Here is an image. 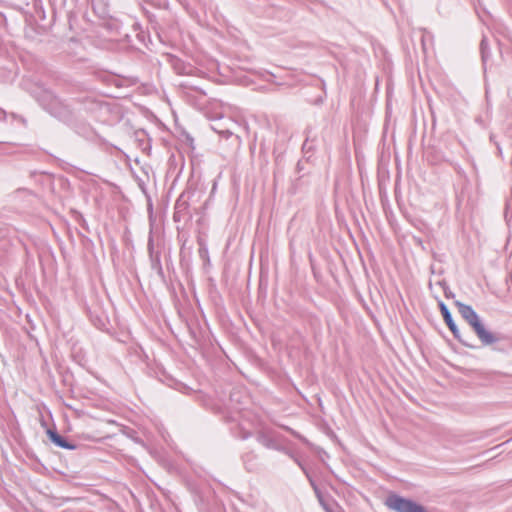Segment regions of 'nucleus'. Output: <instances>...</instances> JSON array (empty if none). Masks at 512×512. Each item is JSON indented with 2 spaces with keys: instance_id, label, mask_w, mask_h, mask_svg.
<instances>
[{
  "instance_id": "22",
  "label": "nucleus",
  "mask_w": 512,
  "mask_h": 512,
  "mask_svg": "<svg viewBox=\"0 0 512 512\" xmlns=\"http://www.w3.org/2000/svg\"><path fill=\"white\" fill-rule=\"evenodd\" d=\"M175 69L178 71V73H179V74H183V73H184V71L179 70V69H178V67H177L176 65H175Z\"/></svg>"
},
{
  "instance_id": "1",
  "label": "nucleus",
  "mask_w": 512,
  "mask_h": 512,
  "mask_svg": "<svg viewBox=\"0 0 512 512\" xmlns=\"http://www.w3.org/2000/svg\"><path fill=\"white\" fill-rule=\"evenodd\" d=\"M30 93L41 108L58 121L71 124L76 120L74 109L53 91L41 85H35Z\"/></svg>"
},
{
  "instance_id": "20",
  "label": "nucleus",
  "mask_w": 512,
  "mask_h": 512,
  "mask_svg": "<svg viewBox=\"0 0 512 512\" xmlns=\"http://www.w3.org/2000/svg\"><path fill=\"white\" fill-rule=\"evenodd\" d=\"M480 0H478V6L475 7L477 14L480 16Z\"/></svg>"
},
{
  "instance_id": "8",
  "label": "nucleus",
  "mask_w": 512,
  "mask_h": 512,
  "mask_svg": "<svg viewBox=\"0 0 512 512\" xmlns=\"http://www.w3.org/2000/svg\"><path fill=\"white\" fill-rule=\"evenodd\" d=\"M47 436L49 440L56 445L57 447H60L62 449L66 450H75L77 448V445L73 442L69 441L64 436L60 435L56 430L48 429L47 430Z\"/></svg>"
},
{
  "instance_id": "7",
  "label": "nucleus",
  "mask_w": 512,
  "mask_h": 512,
  "mask_svg": "<svg viewBox=\"0 0 512 512\" xmlns=\"http://www.w3.org/2000/svg\"><path fill=\"white\" fill-rule=\"evenodd\" d=\"M256 440L258 443H260L261 445L268 449H273L281 452L285 451V448L281 444H279L276 438L273 436V434L268 431H260L256 436Z\"/></svg>"
},
{
  "instance_id": "5",
  "label": "nucleus",
  "mask_w": 512,
  "mask_h": 512,
  "mask_svg": "<svg viewBox=\"0 0 512 512\" xmlns=\"http://www.w3.org/2000/svg\"><path fill=\"white\" fill-rule=\"evenodd\" d=\"M147 250L151 268L158 274V276L164 277V271L161 264V249L159 248V245H155L152 232H150L148 237Z\"/></svg>"
},
{
  "instance_id": "21",
  "label": "nucleus",
  "mask_w": 512,
  "mask_h": 512,
  "mask_svg": "<svg viewBox=\"0 0 512 512\" xmlns=\"http://www.w3.org/2000/svg\"><path fill=\"white\" fill-rule=\"evenodd\" d=\"M303 149H310V146H308V139H306V141L304 142Z\"/></svg>"
},
{
  "instance_id": "6",
  "label": "nucleus",
  "mask_w": 512,
  "mask_h": 512,
  "mask_svg": "<svg viewBox=\"0 0 512 512\" xmlns=\"http://www.w3.org/2000/svg\"><path fill=\"white\" fill-rule=\"evenodd\" d=\"M438 305H439V308H440L441 315H442V317L444 319V322L446 323V325L448 326V328L452 332L453 336L459 342H461L463 345L469 347L470 344L461 337L460 331H459L457 325L455 324V322L453 320V317H452V314H451L450 310L448 309L447 305L444 302H442V301H439Z\"/></svg>"
},
{
  "instance_id": "10",
  "label": "nucleus",
  "mask_w": 512,
  "mask_h": 512,
  "mask_svg": "<svg viewBox=\"0 0 512 512\" xmlns=\"http://www.w3.org/2000/svg\"><path fill=\"white\" fill-rule=\"evenodd\" d=\"M480 53H481L483 65H484V67H486L487 61L489 59V48H488V40L485 36L482 38L481 43H480Z\"/></svg>"
},
{
  "instance_id": "17",
  "label": "nucleus",
  "mask_w": 512,
  "mask_h": 512,
  "mask_svg": "<svg viewBox=\"0 0 512 512\" xmlns=\"http://www.w3.org/2000/svg\"><path fill=\"white\" fill-rule=\"evenodd\" d=\"M444 294L447 298L454 297V294L448 289V287H444Z\"/></svg>"
},
{
  "instance_id": "4",
  "label": "nucleus",
  "mask_w": 512,
  "mask_h": 512,
  "mask_svg": "<svg viewBox=\"0 0 512 512\" xmlns=\"http://www.w3.org/2000/svg\"><path fill=\"white\" fill-rule=\"evenodd\" d=\"M191 195V192L184 191L176 200L173 213V220L175 222L186 221L191 217L189 212V200Z\"/></svg>"
},
{
  "instance_id": "19",
  "label": "nucleus",
  "mask_w": 512,
  "mask_h": 512,
  "mask_svg": "<svg viewBox=\"0 0 512 512\" xmlns=\"http://www.w3.org/2000/svg\"><path fill=\"white\" fill-rule=\"evenodd\" d=\"M199 253H200V255H201V256H203V255H207V254H208V251H207V249H206V248H200V249H199Z\"/></svg>"
},
{
  "instance_id": "15",
  "label": "nucleus",
  "mask_w": 512,
  "mask_h": 512,
  "mask_svg": "<svg viewBox=\"0 0 512 512\" xmlns=\"http://www.w3.org/2000/svg\"><path fill=\"white\" fill-rule=\"evenodd\" d=\"M300 468H301V470L304 472V474L306 475V477L308 478V480H309V482L311 483V485H312L314 488H316L315 483H314V481H313L312 477L310 476V473H309V471L307 470V468L305 467V465L303 464V465H302V467H300Z\"/></svg>"
},
{
  "instance_id": "2",
  "label": "nucleus",
  "mask_w": 512,
  "mask_h": 512,
  "mask_svg": "<svg viewBox=\"0 0 512 512\" xmlns=\"http://www.w3.org/2000/svg\"><path fill=\"white\" fill-rule=\"evenodd\" d=\"M455 305L457 306L460 315L473 328L482 344L491 345L500 340L497 335L486 330L483 323L480 321L478 314L475 312L472 306L464 304L460 301H456Z\"/></svg>"
},
{
  "instance_id": "3",
  "label": "nucleus",
  "mask_w": 512,
  "mask_h": 512,
  "mask_svg": "<svg viewBox=\"0 0 512 512\" xmlns=\"http://www.w3.org/2000/svg\"><path fill=\"white\" fill-rule=\"evenodd\" d=\"M385 505L395 512H428L423 505L396 493H391L386 497Z\"/></svg>"
},
{
  "instance_id": "13",
  "label": "nucleus",
  "mask_w": 512,
  "mask_h": 512,
  "mask_svg": "<svg viewBox=\"0 0 512 512\" xmlns=\"http://www.w3.org/2000/svg\"><path fill=\"white\" fill-rule=\"evenodd\" d=\"M282 452L288 455L299 467H302V461L292 451L285 448V451Z\"/></svg>"
},
{
  "instance_id": "14",
  "label": "nucleus",
  "mask_w": 512,
  "mask_h": 512,
  "mask_svg": "<svg viewBox=\"0 0 512 512\" xmlns=\"http://www.w3.org/2000/svg\"><path fill=\"white\" fill-rule=\"evenodd\" d=\"M8 116H9L13 121H14V120H15V121H19V122H21L23 125H26V119H25L23 116L18 115V114H16V113H10V114H8Z\"/></svg>"
},
{
  "instance_id": "9",
  "label": "nucleus",
  "mask_w": 512,
  "mask_h": 512,
  "mask_svg": "<svg viewBox=\"0 0 512 512\" xmlns=\"http://www.w3.org/2000/svg\"><path fill=\"white\" fill-rule=\"evenodd\" d=\"M256 459L257 455L253 451L245 453L242 456V460L247 471L253 472L257 470L258 464L256 462Z\"/></svg>"
},
{
  "instance_id": "11",
  "label": "nucleus",
  "mask_w": 512,
  "mask_h": 512,
  "mask_svg": "<svg viewBox=\"0 0 512 512\" xmlns=\"http://www.w3.org/2000/svg\"><path fill=\"white\" fill-rule=\"evenodd\" d=\"M212 129H213L215 132H217V133H219V134L223 135L225 138H229V137L233 134V132H232V131H230V129H228V128H225V129H224V128H222V125H220V123H217V122H216L215 124H213V125H212Z\"/></svg>"
},
{
  "instance_id": "18",
  "label": "nucleus",
  "mask_w": 512,
  "mask_h": 512,
  "mask_svg": "<svg viewBox=\"0 0 512 512\" xmlns=\"http://www.w3.org/2000/svg\"><path fill=\"white\" fill-rule=\"evenodd\" d=\"M7 117H8V114L6 113V111H5V110H3L2 108H0V120H1V119L6 120V119H7Z\"/></svg>"
},
{
  "instance_id": "12",
  "label": "nucleus",
  "mask_w": 512,
  "mask_h": 512,
  "mask_svg": "<svg viewBox=\"0 0 512 512\" xmlns=\"http://www.w3.org/2000/svg\"><path fill=\"white\" fill-rule=\"evenodd\" d=\"M239 432H235V436L242 439V440H246L248 439L249 437H251V432L239 427Z\"/></svg>"
},
{
  "instance_id": "16",
  "label": "nucleus",
  "mask_w": 512,
  "mask_h": 512,
  "mask_svg": "<svg viewBox=\"0 0 512 512\" xmlns=\"http://www.w3.org/2000/svg\"><path fill=\"white\" fill-rule=\"evenodd\" d=\"M504 216H505V220H506V222H507V223H509V222H510V216H509V202H506Z\"/></svg>"
}]
</instances>
